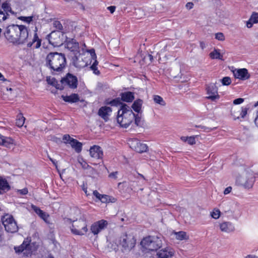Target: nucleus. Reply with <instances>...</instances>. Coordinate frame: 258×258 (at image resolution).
<instances>
[{"label":"nucleus","instance_id":"nucleus-50","mask_svg":"<svg viewBox=\"0 0 258 258\" xmlns=\"http://www.w3.org/2000/svg\"><path fill=\"white\" fill-rule=\"evenodd\" d=\"M137 182H139V181H131L130 185V186L132 187V189H135V190L137 189L136 186L138 185Z\"/></svg>","mask_w":258,"mask_h":258},{"label":"nucleus","instance_id":"nucleus-12","mask_svg":"<svg viewBox=\"0 0 258 258\" xmlns=\"http://www.w3.org/2000/svg\"><path fill=\"white\" fill-rule=\"evenodd\" d=\"M61 83L62 85L67 86L71 89H75L78 86V79L76 76L68 73L64 77L61 79Z\"/></svg>","mask_w":258,"mask_h":258},{"label":"nucleus","instance_id":"nucleus-8","mask_svg":"<svg viewBox=\"0 0 258 258\" xmlns=\"http://www.w3.org/2000/svg\"><path fill=\"white\" fill-rule=\"evenodd\" d=\"M15 252L17 253L23 252L25 256L31 255L33 251L36 250L33 243L31 242V240L28 239L24 240L22 244L19 246L14 247Z\"/></svg>","mask_w":258,"mask_h":258},{"label":"nucleus","instance_id":"nucleus-32","mask_svg":"<svg viewBox=\"0 0 258 258\" xmlns=\"http://www.w3.org/2000/svg\"><path fill=\"white\" fill-rule=\"evenodd\" d=\"M143 104V101L141 99H137L134 101L132 105V108L136 112L140 113L141 111V107Z\"/></svg>","mask_w":258,"mask_h":258},{"label":"nucleus","instance_id":"nucleus-30","mask_svg":"<svg viewBox=\"0 0 258 258\" xmlns=\"http://www.w3.org/2000/svg\"><path fill=\"white\" fill-rule=\"evenodd\" d=\"M172 234L175 236V239L178 240H187L189 238V236L186 234V233L183 231H173Z\"/></svg>","mask_w":258,"mask_h":258},{"label":"nucleus","instance_id":"nucleus-64","mask_svg":"<svg viewBox=\"0 0 258 258\" xmlns=\"http://www.w3.org/2000/svg\"><path fill=\"white\" fill-rule=\"evenodd\" d=\"M149 57L150 60L152 61V60L153 59V56L152 55H151V54H149Z\"/></svg>","mask_w":258,"mask_h":258},{"label":"nucleus","instance_id":"nucleus-1","mask_svg":"<svg viewBox=\"0 0 258 258\" xmlns=\"http://www.w3.org/2000/svg\"><path fill=\"white\" fill-rule=\"evenodd\" d=\"M67 65L65 55L58 52H50L46 58V66L53 74L61 73Z\"/></svg>","mask_w":258,"mask_h":258},{"label":"nucleus","instance_id":"nucleus-51","mask_svg":"<svg viewBox=\"0 0 258 258\" xmlns=\"http://www.w3.org/2000/svg\"><path fill=\"white\" fill-rule=\"evenodd\" d=\"M18 192L22 195H26L28 193V189L27 188H23L22 189H20L18 190Z\"/></svg>","mask_w":258,"mask_h":258},{"label":"nucleus","instance_id":"nucleus-33","mask_svg":"<svg viewBox=\"0 0 258 258\" xmlns=\"http://www.w3.org/2000/svg\"><path fill=\"white\" fill-rule=\"evenodd\" d=\"M79 53L78 55H75L72 58V62L74 66L77 68H81L84 66V63L82 60H80L81 54L77 51Z\"/></svg>","mask_w":258,"mask_h":258},{"label":"nucleus","instance_id":"nucleus-3","mask_svg":"<svg viewBox=\"0 0 258 258\" xmlns=\"http://www.w3.org/2000/svg\"><path fill=\"white\" fill-rule=\"evenodd\" d=\"M135 114L132 108L126 104H122L118 110L116 120L120 126L126 128L132 122Z\"/></svg>","mask_w":258,"mask_h":258},{"label":"nucleus","instance_id":"nucleus-58","mask_svg":"<svg viewBox=\"0 0 258 258\" xmlns=\"http://www.w3.org/2000/svg\"><path fill=\"white\" fill-rule=\"evenodd\" d=\"M187 138H188V137L182 136L180 138V139L182 141L185 142H187Z\"/></svg>","mask_w":258,"mask_h":258},{"label":"nucleus","instance_id":"nucleus-9","mask_svg":"<svg viewBox=\"0 0 258 258\" xmlns=\"http://www.w3.org/2000/svg\"><path fill=\"white\" fill-rule=\"evenodd\" d=\"M37 31V28L35 27L33 36L32 37L31 35L28 32V29H27L26 34L27 36L23 44H26L28 47L33 46L34 48H39L41 45V40L39 38Z\"/></svg>","mask_w":258,"mask_h":258},{"label":"nucleus","instance_id":"nucleus-55","mask_svg":"<svg viewBox=\"0 0 258 258\" xmlns=\"http://www.w3.org/2000/svg\"><path fill=\"white\" fill-rule=\"evenodd\" d=\"M117 172H113L109 175V176L111 178H116L117 177Z\"/></svg>","mask_w":258,"mask_h":258},{"label":"nucleus","instance_id":"nucleus-41","mask_svg":"<svg viewBox=\"0 0 258 258\" xmlns=\"http://www.w3.org/2000/svg\"><path fill=\"white\" fill-rule=\"evenodd\" d=\"M53 27L58 30H62L63 27L61 23L57 20H55L53 22Z\"/></svg>","mask_w":258,"mask_h":258},{"label":"nucleus","instance_id":"nucleus-16","mask_svg":"<svg viewBox=\"0 0 258 258\" xmlns=\"http://www.w3.org/2000/svg\"><path fill=\"white\" fill-rule=\"evenodd\" d=\"M207 94L209 96L207 98L215 101L219 99L220 96L218 94V88L215 84H210L207 87Z\"/></svg>","mask_w":258,"mask_h":258},{"label":"nucleus","instance_id":"nucleus-29","mask_svg":"<svg viewBox=\"0 0 258 258\" xmlns=\"http://www.w3.org/2000/svg\"><path fill=\"white\" fill-rule=\"evenodd\" d=\"M61 98L65 102L69 103H76L79 100V97L77 94H72L70 96L62 95Z\"/></svg>","mask_w":258,"mask_h":258},{"label":"nucleus","instance_id":"nucleus-52","mask_svg":"<svg viewBox=\"0 0 258 258\" xmlns=\"http://www.w3.org/2000/svg\"><path fill=\"white\" fill-rule=\"evenodd\" d=\"M232 190V187L231 186H228L227 188H226L224 191V195H227L229 194Z\"/></svg>","mask_w":258,"mask_h":258},{"label":"nucleus","instance_id":"nucleus-6","mask_svg":"<svg viewBox=\"0 0 258 258\" xmlns=\"http://www.w3.org/2000/svg\"><path fill=\"white\" fill-rule=\"evenodd\" d=\"M119 243L122 251H129L135 246L136 239L132 235L124 233L119 237Z\"/></svg>","mask_w":258,"mask_h":258},{"label":"nucleus","instance_id":"nucleus-37","mask_svg":"<svg viewBox=\"0 0 258 258\" xmlns=\"http://www.w3.org/2000/svg\"><path fill=\"white\" fill-rule=\"evenodd\" d=\"M153 100L155 103L157 104H160L162 106H165L166 105V103L163 98L159 95H154L153 96Z\"/></svg>","mask_w":258,"mask_h":258},{"label":"nucleus","instance_id":"nucleus-39","mask_svg":"<svg viewBox=\"0 0 258 258\" xmlns=\"http://www.w3.org/2000/svg\"><path fill=\"white\" fill-rule=\"evenodd\" d=\"M47 82L48 84H50L52 86H55L56 89H60V90L62 89V88L59 86V85H58V86H56L57 81L55 79H53V78L50 79V78H47Z\"/></svg>","mask_w":258,"mask_h":258},{"label":"nucleus","instance_id":"nucleus-26","mask_svg":"<svg viewBox=\"0 0 258 258\" xmlns=\"http://www.w3.org/2000/svg\"><path fill=\"white\" fill-rule=\"evenodd\" d=\"M121 100L126 102H132L135 99L134 93L127 91L120 93Z\"/></svg>","mask_w":258,"mask_h":258},{"label":"nucleus","instance_id":"nucleus-7","mask_svg":"<svg viewBox=\"0 0 258 258\" xmlns=\"http://www.w3.org/2000/svg\"><path fill=\"white\" fill-rule=\"evenodd\" d=\"M1 220L7 232L13 233L18 231L17 223L12 215L6 214L2 218Z\"/></svg>","mask_w":258,"mask_h":258},{"label":"nucleus","instance_id":"nucleus-59","mask_svg":"<svg viewBox=\"0 0 258 258\" xmlns=\"http://www.w3.org/2000/svg\"><path fill=\"white\" fill-rule=\"evenodd\" d=\"M256 117L255 119V123L257 126H258V111H257Z\"/></svg>","mask_w":258,"mask_h":258},{"label":"nucleus","instance_id":"nucleus-11","mask_svg":"<svg viewBox=\"0 0 258 258\" xmlns=\"http://www.w3.org/2000/svg\"><path fill=\"white\" fill-rule=\"evenodd\" d=\"M63 35L58 31H52L48 36L50 44L54 47L59 46L63 43Z\"/></svg>","mask_w":258,"mask_h":258},{"label":"nucleus","instance_id":"nucleus-31","mask_svg":"<svg viewBox=\"0 0 258 258\" xmlns=\"http://www.w3.org/2000/svg\"><path fill=\"white\" fill-rule=\"evenodd\" d=\"M32 209L35 211V212L38 214L41 218L44 221H46L48 217V215H47L45 212L41 210L40 208L36 207V206L32 205Z\"/></svg>","mask_w":258,"mask_h":258},{"label":"nucleus","instance_id":"nucleus-10","mask_svg":"<svg viewBox=\"0 0 258 258\" xmlns=\"http://www.w3.org/2000/svg\"><path fill=\"white\" fill-rule=\"evenodd\" d=\"M236 182L246 188H250L253 185L254 177L251 173L245 172L237 178Z\"/></svg>","mask_w":258,"mask_h":258},{"label":"nucleus","instance_id":"nucleus-57","mask_svg":"<svg viewBox=\"0 0 258 258\" xmlns=\"http://www.w3.org/2000/svg\"><path fill=\"white\" fill-rule=\"evenodd\" d=\"M231 115L233 116L234 119H239L240 118L239 115H237V114H235V113H233L232 111H231Z\"/></svg>","mask_w":258,"mask_h":258},{"label":"nucleus","instance_id":"nucleus-42","mask_svg":"<svg viewBox=\"0 0 258 258\" xmlns=\"http://www.w3.org/2000/svg\"><path fill=\"white\" fill-rule=\"evenodd\" d=\"M221 82L223 85H229L231 81L230 77H225L221 80Z\"/></svg>","mask_w":258,"mask_h":258},{"label":"nucleus","instance_id":"nucleus-27","mask_svg":"<svg viewBox=\"0 0 258 258\" xmlns=\"http://www.w3.org/2000/svg\"><path fill=\"white\" fill-rule=\"evenodd\" d=\"M257 23H258V13L253 12L249 20L246 23V27L248 28H250L254 24Z\"/></svg>","mask_w":258,"mask_h":258},{"label":"nucleus","instance_id":"nucleus-44","mask_svg":"<svg viewBox=\"0 0 258 258\" xmlns=\"http://www.w3.org/2000/svg\"><path fill=\"white\" fill-rule=\"evenodd\" d=\"M8 16V14H6L2 9H0V22L5 20L7 18Z\"/></svg>","mask_w":258,"mask_h":258},{"label":"nucleus","instance_id":"nucleus-5","mask_svg":"<svg viewBox=\"0 0 258 258\" xmlns=\"http://www.w3.org/2000/svg\"><path fill=\"white\" fill-rule=\"evenodd\" d=\"M87 222L83 215L79 219L73 220L71 230L73 234L77 235H83L88 231Z\"/></svg>","mask_w":258,"mask_h":258},{"label":"nucleus","instance_id":"nucleus-49","mask_svg":"<svg viewBox=\"0 0 258 258\" xmlns=\"http://www.w3.org/2000/svg\"><path fill=\"white\" fill-rule=\"evenodd\" d=\"M244 101V99L239 98L234 100L233 104L235 105H238L242 103Z\"/></svg>","mask_w":258,"mask_h":258},{"label":"nucleus","instance_id":"nucleus-4","mask_svg":"<svg viewBox=\"0 0 258 258\" xmlns=\"http://www.w3.org/2000/svg\"><path fill=\"white\" fill-rule=\"evenodd\" d=\"M163 237L161 235L149 236L144 238L141 242L142 246L149 250H157L162 245Z\"/></svg>","mask_w":258,"mask_h":258},{"label":"nucleus","instance_id":"nucleus-15","mask_svg":"<svg viewBox=\"0 0 258 258\" xmlns=\"http://www.w3.org/2000/svg\"><path fill=\"white\" fill-rule=\"evenodd\" d=\"M129 144L132 149L138 153L146 152L148 149V147L146 144L140 142L137 139L131 141Z\"/></svg>","mask_w":258,"mask_h":258},{"label":"nucleus","instance_id":"nucleus-53","mask_svg":"<svg viewBox=\"0 0 258 258\" xmlns=\"http://www.w3.org/2000/svg\"><path fill=\"white\" fill-rule=\"evenodd\" d=\"M193 6L194 4L191 2L187 3L185 6L186 8L188 10L191 9L193 8Z\"/></svg>","mask_w":258,"mask_h":258},{"label":"nucleus","instance_id":"nucleus-62","mask_svg":"<svg viewBox=\"0 0 258 258\" xmlns=\"http://www.w3.org/2000/svg\"><path fill=\"white\" fill-rule=\"evenodd\" d=\"M255 255H247V256H246L244 258H255Z\"/></svg>","mask_w":258,"mask_h":258},{"label":"nucleus","instance_id":"nucleus-40","mask_svg":"<svg viewBox=\"0 0 258 258\" xmlns=\"http://www.w3.org/2000/svg\"><path fill=\"white\" fill-rule=\"evenodd\" d=\"M220 211L218 209H214L211 213L212 217L214 219H217L220 216Z\"/></svg>","mask_w":258,"mask_h":258},{"label":"nucleus","instance_id":"nucleus-21","mask_svg":"<svg viewBox=\"0 0 258 258\" xmlns=\"http://www.w3.org/2000/svg\"><path fill=\"white\" fill-rule=\"evenodd\" d=\"M174 254L173 250L169 248H165L157 252L153 258H169L171 257Z\"/></svg>","mask_w":258,"mask_h":258},{"label":"nucleus","instance_id":"nucleus-17","mask_svg":"<svg viewBox=\"0 0 258 258\" xmlns=\"http://www.w3.org/2000/svg\"><path fill=\"white\" fill-rule=\"evenodd\" d=\"M219 226L222 232L227 233L233 232L235 230L234 224L229 221L220 223Z\"/></svg>","mask_w":258,"mask_h":258},{"label":"nucleus","instance_id":"nucleus-43","mask_svg":"<svg viewBox=\"0 0 258 258\" xmlns=\"http://www.w3.org/2000/svg\"><path fill=\"white\" fill-rule=\"evenodd\" d=\"M215 38L219 41H224L225 40V36L223 33L218 32L215 34Z\"/></svg>","mask_w":258,"mask_h":258},{"label":"nucleus","instance_id":"nucleus-46","mask_svg":"<svg viewBox=\"0 0 258 258\" xmlns=\"http://www.w3.org/2000/svg\"><path fill=\"white\" fill-rule=\"evenodd\" d=\"M247 108L245 107V108H242V109L241 110V111H239V116H240V117L241 118H244L245 117V116L246 115V114H247Z\"/></svg>","mask_w":258,"mask_h":258},{"label":"nucleus","instance_id":"nucleus-35","mask_svg":"<svg viewBox=\"0 0 258 258\" xmlns=\"http://www.w3.org/2000/svg\"><path fill=\"white\" fill-rule=\"evenodd\" d=\"M25 118L23 116L22 113L18 114L16 119V124L19 127H21L23 125L25 122Z\"/></svg>","mask_w":258,"mask_h":258},{"label":"nucleus","instance_id":"nucleus-2","mask_svg":"<svg viewBox=\"0 0 258 258\" xmlns=\"http://www.w3.org/2000/svg\"><path fill=\"white\" fill-rule=\"evenodd\" d=\"M27 28L24 25H11L7 27L5 35L10 42L22 44L27 38Z\"/></svg>","mask_w":258,"mask_h":258},{"label":"nucleus","instance_id":"nucleus-23","mask_svg":"<svg viewBox=\"0 0 258 258\" xmlns=\"http://www.w3.org/2000/svg\"><path fill=\"white\" fill-rule=\"evenodd\" d=\"M112 109L110 107L102 106L98 110V115L106 121L108 119Z\"/></svg>","mask_w":258,"mask_h":258},{"label":"nucleus","instance_id":"nucleus-34","mask_svg":"<svg viewBox=\"0 0 258 258\" xmlns=\"http://www.w3.org/2000/svg\"><path fill=\"white\" fill-rule=\"evenodd\" d=\"M209 55L212 59H223V55L220 53L219 49H214L213 51L210 52Z\"/></svg>","mask_w":258,"mask_h":258},{"label":"nucleus","instance_id":"nucleus-60","mask_svg":"<svg viewBox=\"0 0 258 258\" xmlns=\"http://www.w3.org/2000/svg\"><path fill=\"white\" fill-rule=\"evenodd\" d=\"M200 46L203 49H204L206 47L205 43L204 42H201Z\"/></svg>","mask_w":258,"mask_h":258},{"label":"nucleus","instance_id":"nucleus-56","mask_svg":"<svg viewBox=\"0 0 258 258\" xmlns=\"http://www.w3.org/2000/svg\"><path fill=\"white\" fill-rule=\"evenodd\" d=\"M63 220H64V223H72L73 224V220H72L71 219L65 218H64Z\"/></svg>","mask_w":258,"mask_h":258},{"label":"nucleus","instance_id":"nucleus-54","mask_svg":"<svg viewBox=\"0 0 258 258\" xmlns=\"http://www.w3.org/2000/svg\"><path fill=\"white\" fill-rule=\"evenodd\" d=\"M110 12L112 14L114 12L116 7L115 6H109L107 8Z\"/></svg>","mask_w":258,"mask_h":258},{"label":"nucleus","instance_id":"nucleus-28","mask_svg":"<svg viewBox=\"0 0 258 258\" xmlns=\"http://www.w3.org/2000/svg\"><path fill=\"white\" fill-rule=\"evenodd\" d=\"M2 141L0 142V145L4 146L8 148H12L15 145L14 141L11 138L5 137L2 136Z\"/></svg>","mask_w":258,"mask_h":258},{"label":"nucleus","instance_id":"nucleus-47","mask_svg":"<svg viewBox=\"0 0 258 258\" xmlns=\"http://www.w3.org/2000/svg\"><path fill=\"white\" fill-rule=\"evenodd\" d=\"M21 20L22 21L26 22L27 23H30L33 20V16L29 17H21Z\"/></svg>","mask_w":258,"mask_h":258},{"label":"nucleus","instance_id":"nucleus-25","mask_svg":"<svg viewBox=\"0 0 258 258\" xmlns=\"http://www.w3.org/2000/svg\"><path fill=\"white\" fill-rule=\"evenodd\" d=\"M67 47L71 51H78L79 43L74 39H70L67 42Z\"/></svg>","mask_w":258,"mask_h":258},{"label":"nucleus","instance_id":"nucleus-24","mask_svg":"<svg viewBox=\"0 0 258 258\" xmlns=\"http://www.w3.org/2000/svg\"><path fill=\"white\" fill-rule=\"evenodd\" d=\"M11 189V186L8 180L4 177L0 176V194H4Z\"/></svg>","mask_w":258,"mask_h":258},{"label":"nucleus","instance_id":"nucleus-36","mask_svg":"<svg viewBox=\"0 0 258 258\" xmlns=\"http://www.w3.org/2000/svg\"><path fill=\"white\" fill-rule=\"evenodd\" d=\"M106 104L110 105L112 106H118L119 105L121 106V105L123 104L124 103L121 102L119 98H117L109 102H107Z\"/></svg>","mask_w":258,"mask_h":258},{"label":"nucleus","instance_id":"nucleus-18","mask_svg":"<svg viewBox=\"0 0 258 258\" xmlns=\"http://www.w3.org/2000/svg\"><path fill=\"white\" fill-rule=\"evenodd\" d=\"M91 157L95 159H101L103 156V153L101 147L94 145L91 147L89 150Z\"/></svg>","mask_w":258,"mask_h":258},{"label":"nucleus","instance_id":"nucleus-61","mask_svg":"<svg viewBox=\"0 0 258 258\" xmlns=\"http://www.w3.org/2000/svg\"><path fill=\"white\" fill-rule=\"evenodd\" d=\"M6 79L4 78V76L2 75V74L0 72V81H5Z\"/></svg>","mask_w":258,"mask_h":258},{"label":"nucleus","instance_id":"nucleus-14","mask_svg":"<svg viewBox=\"0 0 258 258\" xmlns=\"http://www.w3.org/2000/svg\"><path fill=\"white\" fill-rule=\"evenodd\" d=\"M108 222L104 220H101L94 222L92 224L90 230L94 235H97L100 232L106 228Z\"/></svg>","mask_w":258,"mask_h":258},{"label":"nucleus","instance_id":"nucleus-63","mask_svg":"<svg viewBox=\"0 0 258 258\" xmlns=\"http://www.w3.org/2000/svg\"><path fill=\"white\" fill-rule=\"evenodd\" d=\"M49 159L53 163V164H54L55 165H56V163H57V161H55V160L52 159L51 158H49Z\"/></svg>","mask_w":258,"mask_h":258},{"label":"nucleus","instance_id":"nucleus-48","mask_svg":"<svg viewBox=\"0 0 258 258\" xmlns=\"http://www.w3.org/2000/svg\"><path fill=\"white\" fill-rule=\"evenodd\" d=\"M135 123L137 125H141V118L140 117L138 114L135 115V117L134 118Z\"/></svg>","mask_w":258,"mask_h":258},{"label":"nucleus","instance_id":"nucleus-19","mask_svg":"<svg viewBox=\"0 0 258 258\" xmlns=\"http://www.w3.org/2000/svg\"><path fill=\"white\" fill-rule=\"evenodd\" d=\"M90 55L92 57V60L91 61V63H92L90 69L92 71H93V73L96 75H99L100 74V71L98 70L97 66L98 64V62L96 59L97 56L95 53V50L94 49H92L90 50Z\"/></svg>","mask_w":258,"mask_h":258},{"label":"nucleus","instance_id":"nucleus-38","mask_svg":"<svg viewBox=\"0 0 258 258\" xmlns=\"http://www.w3.org/2000/svg\"><path fill=\"white\" fill-rule=\"evenodd\" d=\"M2 9H3V11H4L6 14H8V12H10L11 11L10 5L7 2H5L2 4Z\"/></svg>","mask_w":258,"mask_h":258},{"label":"nucleus","instance_id":"nucleus-45","mask_svg":"<svg viewBox=\"0 0 258 258\" xmlns=\"http://www.w3.org/2000/svg\"><path fill=\"white\" fill-rule=\"evenodd\" d=\"M187 142L188 144L192 145L196 144L195 137H188Z\"/></svg>","mask_w":258,"mask_h":258},{"label":"nucleus","instance_id":"nucleus-20","mask_svg":"<svg viewBox=\"0 0 258 258\" xmlns=\"http://www.w3.org/2000/svg\"><path fill=\"white\" fill-rule=\"evenodd\" d=\"M93 194L97 199L103 203H114L116 201L114 198L106 195H101L97 190H94Z\"/></svg>","mask_w":258,"mask_h":258},{"label":"nucleus","instance_id":"nucleus-13","mask_svg":"<svg viewBox=\"0 0 258 258\" xmlns=\"http://www.w3.org/2000/svg\"><path fill=\"white\" fill-rule=\"evenodd\" d=\"M62 140L65 144H69L76 152L80 153L82 149V144L78 140L71 138L69 135H64Z\"/></svg>","mask_w":258,"mask_h":258},{"label":"nucleus","instance_id":"nucleus-22","mask_svg":"<svg viewBox=\"0 0 258 258\" xmlns=\"http://www.w3.org/2000/svg\"><path fill=\"white\" fill-rule=\"evenodd\" d=\"M234 76L236 78L242 80L248 79L250 76L248 74L247 70L246 69H238L233 72Z\"/></svg>","mask_w":258,"mask_h":258}]
</instances>
